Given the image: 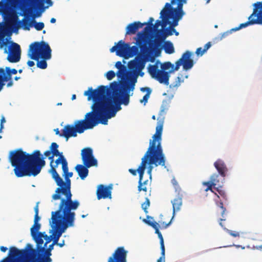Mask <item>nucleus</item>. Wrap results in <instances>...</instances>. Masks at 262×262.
I'll list each match as a JSON object with an SVG mask.
<instances>
[{
  "label": "nucleus",
  "instance_id": "f257e3e1",
  "mask_svg": "<svg viewBox=\"0 0 262 262\" xmlns=\"http://www.w3.org/2000/svg\"><path fill=\"white\" fill-rule=\"evenodd\" d=\"M111 93L110 88L104 85L99 86L95 90L89 88L84 93V95L88 96V100H93L91 112L97 125L99 123L107 124L108 119L114 117L117 112L121 109L120 92L118 90H114L113 97Z\"/></svg>",
  "mask_w": 262,
  "mask_h": 262
},
{
  "label": "nucleus",
  "instance_id": "f03ea898",
  "mask_svg": "<svg viewBox=\"0 0 262 262\" xmlns=\"http://www.w3.org/2000/svg\"><path fill=\"white\" fill-rule=\"evenodd\" d=\"M167 101H163L161 110L158 117V124L156 128V133L153 135L152 140L149 141V145L145 154L142 158L140 165L138 168V172L139 174L138 190L139 192L143 191L147 192L148 181H143L144 171L147 162L149 164H154L155 166L161 165L166 167V158L163 153L161 144L162 134L164 121V115L168 109Z\"/></svg>",
  "mask_w": 262,
  "mask_h": 262
},
{
  "label": "nucleus",
  "instance_id": "7ed1b4c3",
  "mask_svg": "<svg viewBox=\"0 0 262 262\" xmlns=\"http://www.w3.org/2000/svg\"><path fill=\"white\" fill-rule=\"evenodd\" d=\"M9 161L14 167L16 177H35L41 171L46 162L38 150L29 154L21 149H17L10 152Z\"/></svg>",
  "mask_w": 262,
  "mask_h": 262
},
{
  "label": "nucleus",
  "instance_id": "20e7f679",
  "mask_svg": "<svg viewBox=\"0 0 262 262\" xmlns=\"http://www.w3.org/2000/svg\"><path fill=\"white\" fill-rule=\"evenodd\" d=\"M147 41L141 39L139 41V45L142 52L133 60L128 62V67L131 71L128 76L126 77V80L124 81L122 86L123 92H120V101L121 104L127 105L129 101V91H133L135 83L137 82L139 73L144 69L146 62L147 61H154L153 57L150 58L149 55L147 53V47L146 46Z\"/></svg>",
  "mask_w": 262,
  "mask_h": 262
},
{
  "label": "nucleus",
  "instance_id": "39448f33",
  "mask_svg": "<svg viewBox=\"0 0 262 262\" xmlns=\"http://www.w3.org/2000/svg\"><path fill=\"white\" fill-rule=\"evenodd\" d=\"M16 10H20L19 9H14L8 0H1L0 1V13L2 14L6 23L4 24L0 23V49H2L4 46L8 45L7 40L5 41V37L13 31L16 32L15 26L19 21L18 16H20L19 13L16 12ZM21 13L23 11H21Z\"/></svg>",
  "mask_w": 262,
  "mask_h": 262
},
{
  "label": "nucleus",
  "instance_id": "423d86ee",
  "mask_svg": "<svg viewBox=\"0 0 262 262\" xmlns=\"http://www.w3.org/2000/svg\"><path fill=\"white\" fill-rule=\"evenodd\" d=\"M75 213L57 210L51 213V227L53 230L52 240L53 244H57L62 234L69 227L74 225Z\"/></svg>",
  "mask_w": 262,
  "mask_h": 262
},
{
  "label": "nucleus",
  "instance_id": "0eeeda50",
  "mask_svg": "<svg viewBox=\"0 0 262 262\" xmlns=\"http://www.w3.org/2000/svg\"><path fill=\"white\" fill-rule=\"evenodd\" d=\"M65 182L62 179V182L58 183L57 180H55L57 185L59 187L55 190V193L52 195V199L54 200L60 199V202L58 210L73 212L79 207L80 204L78 201L72 200V194L71 192V181L69 178H64Z\"/></svg>",
  "mask_w": 262,
  "mask_h": 262
},
{
  "label": "nucleus",
  "instance_id": "6e6552de",
  "mask_svg": "<svg viewBox=\"0 0 262 262\" xmlns=\"http://www.w3.org/2000/svg\"><path fill=\"white\" fill-rule=\"evenodd\" d=\"M97 125V122L91 112L86 113L84 118L76 120L74 125L67 124L61 130V137L66 138L67 141L71 137H76L77 133L82 134L88 129L93 128Z\"/></svg>",
  "mask_w": 262,
  "mask_h": 262
},
{
  "label": "nucleus",
  "instance_id": "1a4fd4ad",
  "mask_svg": "<svg viewBox=\"0 0 262 262\" xmlns=\"http://www.w3.org/2000/svg\"><path fill=\"white\" fill-rule=\"evenodd\" d=\"M51 49L44 41L34 42L29 46L28 56L31 59L37 61V67L41 69L47 67L46 60L51 58Z\"/></svg>",
  "mask_w": 262,
  "mask_h": 262
},
{
  "label": "nucleus",
  "instance_id": "9d476101",
  "mask_svg": "<svg viewBox=\"0 0 262 262\" xmlns=\"http://www.w3.org/2000/svg\"><path fill=\"white\" fill-rule=\"evenodd\" d=\"M9 255H12V257L18 258L22 262H38L37 251L30 244L21 250L15 247L10 248Z\"/></svg>",
  "mask_w": 262,
  "mask_h": 262
},
{
  "label": "nucleus",
  "instance_id": "9b49d317",
  "mask_svg": "<svg viewBox=\"0 0 262 262\" xmlns=\"http://www.w3.org/2000/svg\"><path fill=\"white\" fill-rule=\"evenodd\" d=\"M173 66V64L170 62H166L161 64V70H159L158 62H157L153 65H149L148 72L152 78L158 80L160 83L167 85L169 84L170 76L168 72H165V70H168Z\"/></svg>",
  "mask_w": 262,
  "mask_h": 262
},
{
  "label": "nucleus",
  "instance_id": "f8f14e48",
  "mask_svg": "<svg viewBox=\"0 0 262 262\" xmlns=\"http://www.w3.org/2000/svg\"><path fill=\"white\" fill-rule=\"evenodd\" d=\"M14 9H19L23 13H19L21 16L25 15L28 11L29 7H33L43 11L47 9L45 6V0H8Z\"/></svg>",
  "mask_w": 262,
  "mask_h": 262
},
{
  "label": "nucleus",
  "instance_id": "ddd939ff",
  "mask_svg": "<svg viewBox=\"0 0 262 262\" xmlns=\"http://www.w3.org/2000/svg\"><path fill=\"white\" fill-rule=\"evenodd\" d=\"M143 39V40L145 39L147 41V43H146V46L147 47V53L150 56V58L153 57L155 59L154 56H152L150 53V49L154 45V41H151L149 40V39L145 36L143 34H139V37L138 40H137V43L138 46H133L132 47H130L129 45V50L128 53V58L129 57H133L135 55H137L135 58L138 56L139 54H142V52L141 49L139 45V41L140 39Z\"/></svg>",
  "mask_w": 262,
  "mask_h": 262
},
{
  "label": "nucleus",
  "instance_id": "4468645a",
  "mask_svg": "<svg viewBox=\"0 0 262 262\" xmlns=\"http://www.w3.org/2000/svg\"><path fill=\"white\" fill-rule=\"evenodd\" d=\"M11 46L8 49L6 46H5L4 53L8 54L7 59L10 62H17L20 59V46L17 43L11 42Z\"/></svg>",
  "mask_w": 262,
  "mask_h": 262
},
{
  "label": "nucleus",
  "instance_id": "2eb2a0df",
  "mask_svg": "<svg viewBox=\"0 0 262 262\" xmlns=\"http://www.w3.org/2000/svg\"><path fill=\"white\" fill-rule=\"evenodd\" d=\"M191 53L189 51H186L180 58L176 62L175 67L173 70L177 71L181 66H183V68L185 70H188L192 68L194 64L193 59L191 58Z\"/></svg>",
  "mask_w": 262,
  "mask_h": 262
},
{
  "label": "nucleus",
  "instance_id": "dca6fc26",
  "mask_svg": "<svg viewBox=\"0 0 262 262\" xmlns=\"http://www.w3.org/2000/svg\"><path fill=\"white\" fill-rule=\"evenodd\" d=\"M59 164H61L62 169H64L66 168L67 165H68L67 160L63 155L60 156V157H58V158L54 162V163L50 170V173L51 174L52 178L54 180H57L59 184L61 183L62 178H61L57 173L56 168Z\"/></svg>",
  "mask_w": 262,
  "mask_h": 262
},
{
  "label": "nucleus",
  "instance_id": "f3484780",
  "mask_svg": "<svg viewBox=\"0 0 262 262\" xmlns=\"http://www.w3.org/2000/svg\"><path fill=\"white\" fill-rule=\"evenodd\" d=\"M81 158L83 164L91 167L97 165V160L94 158L93 150L90 147H86L82 149Z\"/></svg>",
  "mask_w": 262,
  "mask_h": 262
},
{
  "label": "nucleus",
  "instance_id": "a211bd4d",
  "mask_svg": "<svg viewBox=\"0 0 262 262\" xmlns=\"http://www.w3.org/2000/svg\"><path fill=\"white\" fill-rule=\"evenodd\" d=\"M128 50L129 43H125L121 40L110 49V51L111 52H116L117 55L127 59Z\"/></svg>",
  "mask_w": 262,
  "mask_h": 262
},
{
  "label": "nucleus",
  "instance_id": "6ab92c4d",
  "mask_svg": "<svg viewBox=\"0 0 262 262\" xmlns=\"http://www.w3.org/2000/svg\"><path fill=\"white\" fill-rule=\"evenodd\" d=\"M127 253L123 247H119L108 258L107 262H127Z\"/></svg>",
  "mask_w": 262,
  "mask_h": 262
},
{
  "label": "nucleus",
  "instance_id": "aec40b11",
  "mask_svg": "<svg viewBox=\"0 0 262 262\" xmlns=\"http://www.w3.org/2000/svg\"><path fill=\"white\" fill-rule=\"evenodd\" d=\"M113 189V185L112 184L108 186H105L100 184L98 186L96 194L98 200L102 199H111L112 198V190Z\"/></svg>",
  "mask_w": 262,
  "mask_h": 262
},
{
  "label": "nucleus",
  "instance_id": "412c9836",
  "mask_svg": "<svg viewBox=\"0 0 262 262\" xmlns=\"http://www.w3.org/2000/svg\"><path fill=\"white\" fill-rule=\"evenodd\" d=\"M12 75L6 71L3 68H0V88L2 90L5 85V82H7V86L11 87L13 85Z\"/></svg>",
  "mask_w": 262,
  "mask_h": 262
},
{
  "label": "nucleus",
  "instance_id": "4be33fe9",
  "mask_svg": "<svg viewBox=\"0 0 262 262\" xmlns=\"http://www.w3.org/2000/svg\"><path fill=\"white\" fill-rule=\"evenodd\" d=\"M183 16L181 15H178L172 13H166V16L162 19V24L166 26L167 24L172 25L176 26L178 24V21Z\"/></svg>",
  "mask_w": 262,
  "mask_h": 262
},
{
  "label": "nucleus",
  "instance_id": "5701e85b",
  "mask_svg": "<svg viewBox=\"0 0 262 262\" xmlns=\"http://www.w3.org/2000/svg\"><path fill=\"white\" fill-rule=\"evenodd\" d=\"M26 13H25V15H24L25 17L23 18V19L18 22V24L15 26L16 32H17L18 29L20 28H22L24 30H30V27L33 26V22H35V20L34 19H31L30 18L26 17Z\"/></svg>",
  "mask_w": 262,
  "mask_h": 262
},
{
  "label": "nucleus",
  "instance_id": "b1692460",
  "mask_svg": "<svg viewBox=\"0 0 262 262\" xmlns=\"http://www.w3.org/2000/svg\"><path fill=\"white\" fill-rule=\"evenodd\" d=\"M177 193L176 198L171 201L173 208V215L175 214V212L179 211L182 205V198L183 197L184 192H178Z\"/></svg>",
  "mask_w": 262,
  "mask_h": 262
},
{
  "label": "nucleus",
  "instance_id": "393cba45",
  "mask_svg": "<svg viewBox=\"0 0 262 262\" xmlns=\"http://www.w3.org/2000/svg\"><path fill=\"white\" fill-rule=\"evenodd\" d=\"M146 23H142L140 21H135L129 24L126 27V34H135L139 28H142Z\"/></svg>",
  "mask_w": 262,
  "mask_h": 262
},
{
  "label": "nucleus",
  "instance_id": "a878e982",
  "mask_svg": "<svg viewBox=\"0 0 262 262\" xmlns=\"http://www.w3.org/2000/svg\"><path fill=\"white\" fill-rule=\"evenodd\" d=\"M91 166H88L86 164H78L75 167V170L78 173L79 177L84 180L88 175L89 169L88 168Z\"/></svg>",
  "mask_w": 262,
  "mask_h": 262
},
{
  "label": "nucleus",
  "instance_id": "bb28decb",
  "mask_svg": "<svg viewBox=\"0 0 262 262\" xmlns=\"http://www.w3.org/2000/svg\"><path fill=\"white\" fill-rule=\"evenodd\" d=\"M214 166L217 169L219 174L222 177L224 178L226 176V172L228 170V169L224 162L221 159H219L214 162Z\"/></svg>",
  "mask_w": 262,
  "mask_h": 262
},
{
  "label": "nucleus",
  "instance_id": "cd10ccee",
  "mask_svg": "<svg viewBox=\"0 0 262 262\" xmlns=\"http://www.w3.org/2000/svg\"><path fill=\"white\" fill-rule=\"evenodd\" d=\"M176 2H178L177 8L171 9L169 11L166 10L165 11V12L168 13H172L178 15H181L183 16L184 14V12L183 11V5L184 3H186V0H177Z\"/></svg>",
  "mask_w": 262,
  "mask_h": 262
},
{
  "label": "nucleus",
  "instance_id": "c85d7f7f",
  "mask_svg": "<svg viewBox=\"0 0 262 262\" xmlns=\"http://www.w3.org/2000/svg\"><path fill=\"white\" fill-rule=\"evenodd\" d=\"M52 235L49 236L45 232H39V236L35 240V242L36 243L37 246H42L43 243V240L42 239V238H43L46 241L44 246L46 247L47 245L52 241Z\"/></svg>",
  "mask_w": 262,
  "mask_h": 262
},
{
  "label": "nucleus",
  "instance_id": "c756f323",
  "mask_svg": "<svg viewBox=\"0 0 262 262\" xmlns=\"http://www.w3.org/2000/svg\"><path fill=\"white\" fill-rule=\"evenodd\" d=\"M41 225L39 223H34L33 226L31 228V235L35 241L39 236L38 231L40 230Z\"/></svg>",
  "mask_w": 262,
  "mask_h": 262
},
{
  "label": "nucleus",
  "instance_id": "7c9ffc66",
  "mask_svg": "<svg viewBox=\"0 0 262 262\" xmlns=\"http://www.w3.org/2000/svg\"><path fill=\"white\" fill-rule=\"evenodd\" d=\"M173 32L177 36L179 35V32H177L174 28H171L169 30H167L166 32L164 33L163 34L162 33L161 30H158L157 32V35L158 37H159V34H160L161 38L162 39H165L167 36L172 35Z\"/></svg>",
  "mask_w": 262,
  "mask_h": 262
},
{
  "label": "nucleus",
  "instance_id": "2f4dec72",
  "mask_svg": "<svg viewBox=\"0 0 262 262\" xmlns=\"http://www.w3.org/2000/svg\"><path fill=\"white\" fill-rule=\"evenodd\" d=\"M215 204L218 207H219L220 208H221L222 209V211L221 213L222 218L220 219L219 224L221 227H223V224L222 223V221L226 220L225 214V213L226 211V209L224 207L223 203L222 201L215 200Z\"/></svg>",
  "mask_w": 262,
  "mask_h": 262
},
{
  "label": "nucleus",
  "instance_id": "473e14b6",
  "mask_svg": "<svg viewBox=\"0 0 262 262\" xmlns=\"http://www.w3.org/2000/svg\"><path fill=\"white\" fill-rule=\"evenodd\" d=\"M163 49L166 53L171 54L174 53V49L173 44L170 41L164 42L163 45Z\"/></svg>",
  "mask_w": 262,
  "mask_h": 262
},
{
  "label": "nucleus",
  "instance_id": "72a5a7b5",
  "mask_svg": "<svg viewBox=\"0 0 262 262\" xmlns=\"http://www.w3.org/2000/svg\"><path fill=\"white\" fill-rule=\"evenodd\" d=\"M140 90L143 92H147V93L143 96V99L140 100L141 103L144 102V104H145L147 102L148 99L149 98V96L151 93V90L149 88L145 87L141 88Z\"/></svg>",
  "mask_w": 262,
  "mask_h": 262
},
{
  "label": "nucleus",
  "instance_id": "f704fd0d",
  "mask_svg": "<svg viewBox=\"0 0 262 262\" xmlns=\"http://www.w3.org/2000/svg\"><path fill=\"white\" fill-rule=\"evenodd\" d=\"M211 46V42H208L204 46V49H202L201 47L198 48L195 51V54L198 56H202Z\"/></svg>",
  "mask_w": 262,
  "mask_h": 262
},
{
  "label": "nucleus",
  "instance_id": "c9c22d12",
  "mask_svg": "<svg viewBox=\"0 0 262 262\" xmlns=\"http://www.w3.org/2000/svg\"><path fill=\"white\" fill-rule=\"evenodd\" d=\"M171 4H169V3H167L166 4H165V8H164L161 11V13H160V14H161V16L160 17L163 18H164V17H165L166 16V12H165V11H169L171 9H173V8L171 7Z\"/></svg>",
  "mask_w": 262,
  "mask_h": 262
},
{
  "label": "nucleus",
  "instance_id": "e433bc0d",
  "mask_svg": "<svg viewBox=\"0 0 262 262\" xmlns=\"http://www.w3.org/2000/svg\"><path fill=\"white\" fill-rule=\"evenodd\" d=\"M219 175L216 173L213 174L210 177V180L212 183L214 184V185H219L220 186V180H219Z\"/></svg>",
  "mask_w": 262,
  "mask_h": 262
},
{
  "label": "nucleus",
  "instance_id": "4c0bfd02",
  "mask_svg": "<svg viewBox=\"0 0 262 262\" xmlns=\"http://www.w3.org/2000/svg\"><path fill=\"white\" fill-rule=\"evenodd\" d=\"M144 222L152 227L155 230V232H157V230H159V225L156 222H151L147 220H144Z\"/></svg>",
  "mask_w": 262,
  "mask_h": 262
},
{
  "label": "nucleus",
  "instance_id": "58836bf2",
  "mask_svg": "<svg viewBox=\"0 0 262 262\" xmlns=\"http://www.w3.org/2000/svg\"><path fill=\"white\" fill-rule=\"evenodd\" d=\"M214 188L216 190L220 195H221L224 199L227 200V195L226 192L224 190L222 189L221 186H219L217 187H214Z\"/></svg>",
  "mask_w": 262,
  "mask_h": 262
},
{
  "label": "nucleus",
  "instance_id": "ea45409f",
  "mask_svg": "<svg viewBox=\"0 0 262 262\" xmlns=\"http://www.w3.org/2000/svg\"><path fill=\"white\" fill-rule=\"evenodd\" d=\"M150 205V201L149 199L146 198L145 199V201L142 204L141 207L142 209L144 210L145 213H148V211L147 210L148 207Z\"/></svg>",
  "mask_w": 262,
  "mask_h": 262
},
{
  "label": "nucleus",
  "instance_id": "a19ab883",
  "mask_svg": "<svg viewBox=\"0 0 262 262\" xmlns=\"http://www.w3.org/2000/svg\"><path fill=\"white\" fill-rule=\"evenodd\" d=\"M183 81V80H181L180 77H177L175 82L173 83H171L169 85V87H170V88L172 89H173L174 88H177L178 86H179L180 85L181 83Z\"/></svg>",
  "mask_w": 262,
  "mask_h": 262
},
{
  "label": "nucleus",
  "instance_id": "79ce46f5",
  "mask_svg": "<svg viewBox=\"0 0 262 262\" xmlns=\"http://www.w3.org/2000/svg\"><path fill=\"white\" fill-rule=\"evenodd\" d=\"M171 183L172 184L173 187H174V188L175 189V192H181V191H183L181 188V187H180V186L179 185L177 180H176L175 178H173L172 180H171Z\"/></svg>",
  "mask_w": 262,
  "mask_h": 262
},
{
  "label": "nucleus",
  "instance_id": "37998d69",
  "mask_svg": "<svg viewBox=\"0 0 262 262\" xmlns=\"http://www.w3.org/2000/svg\"><path fill=\"white\" fill-rule=\"evenodd\" d=\"M37 248L39 252H44L45 254L48 257H50V256L51 255V251H48V249H46L45 246L42 247L41 246H37Z\"/></svg>",
  "mask_w": 262,
  "mask_h": 262
},
{
  "label": "nucleus",
  "instance_id": "c03bdc74",
  "mask_svg": "<svg viewBox=\"0 0 262 262\" xmlns=\"http://www.w3.org/2000/svg\"><path fill=\"white\" fill-rule=\"evenodd\" d=\"M33 26L35 28V29L37 31H40L42 30V29L45 27L44 23L42 22L37 23L35 21L33 22Z\"/></svg>",
  "mask_w": 262,
  "mask_h": 262
},
{
  "label": "nucleus",
  "instance_id": "a18cd8bd",
  "mask_svg": "<svg viewBox=\"0 0 262 262\" xmlns=\"http://www.w3.org/2000/svg\"><path fill=\"white\" fill-rule=\"evenodd\" d=\"M63 171V176L64 178H70L73 176V172H69V168H68V165H67L66 168L62 169Z\"/></svg>",
  "mask_w": 262,
  "mask_h": 262
},
{
  "label": "nucleus",
  "instance_id": "49530a36",
  "mask_svg": "<svg viewBox=\"0 0 262 262\" xmlns=\"http://www.w3.org/2000/svg\"><path fill=\"white\" fill-rule=\"evenodd\" d=\"M126 75V70L125 68H123L122 69L118 70V71L117 73V75L118 77H120L122 79L124 78Z\"/></svg>",
  "mask_w": 262,
  "mask_h": 262
},
{
  "label": "nucleus",
  "instance_id": "de8ad7c7",
  "mask_svg": "<svg viewBox=\"0 0 262 262\" xmlns=\"http://www.w3.org/2000/svg\"><path fill=\"white\" fill-rule=\"evenodd\" d=\"M116 74L113 71H109L106 74V78L108 80L113 79L115 77Z\"/></svg>",
  "mask_w": 262,
  "mask_h": 262
},
{
  "label": "nucleus",
  "instance_id": "09e8293b",
  "mask_svg": "<svg viewBox=\"0 0 262 262\" xmlns=\"http://www.w3.org/2000/svg\"><path fill=\"white\" fill-rule=\"evenodd\" d=\"M223 228H224V229L225 230H226L230 235H231L234 237L239 236V234L238 232L228 230L224 227Z\"/></svg>",
  "mask_w": 262,
  "mask_h": 262
},
{
  "label": "nucleus",
  "instance_id": "8fccbe9b",
  "mask_svg": "<svg viewBox=\"0 0 262 262\" xmlns=\"http://www.w3.org/2000/svg\"><path fill=\"white\" fill-rule=\"evenodd\" d=\"M6 71L10 73L11 75H15L17 73V70L15 69H11L10 67H7L4 69Z\"/></svg>",
  "mask_w": 262,
  "mask_h": 262
},
{
  "label": "nucleus",
  "instance_id": "3c124183",
  "mask_svg": "<svg viewBox=\"0 0 262 262\" xmlns=\"http://www.w3.org/2000/svg\"><path fill=\"white\" fill-rule=\"evenodd\" d=\"M58 145L55 142H53L52 143L50 146V150L52 152H54V151H55L57 149H58Z\"/></svg>",
  "mask_w": 262,
  "mask_h": 262
},
{
  "label": "nucleus",
  "instance_id": "603ef678",
  "mask_svg": "<svg viewBox=\"0 0 262 262\" xmlns=\"http://www.w3.org/2000/svg\"><path fill=\"white\" fill-rule=\"evenodd\" d=\"M214 187L215 185H214V184H212L211 185H210V186H208V187H207L206 189H205V191H207L208 190H210L212 192H213L214 193V194L217 196V198L218 199H220V196L219 194H217L216 193L214 192V191L213 190V189H212V187Z\"/></svg>",
  "mask_w": 262,
  "mask_h": 262
},
{
  "label": "nucleus",
  "instance_id": "864d4df0",
  "mask_svg": "<svg viewBox=\"0 0 262 262\" xmlns=\"http://www.w3.org/2000/svg\"><path fill=\"white\" fill-rule=\"evenodd\" d=\"M159 222L160 223L161 225L163 228H166L171 224V220L168 223H165L164 222L162 221V220L161 221H159Z\"/></svg>",
  "mask_w": 262,
  "mask_h": 262
},
{
  "label": "nucleus",
  "instance_id": "5fc2aeb1",
  "mask_svg": "<svg viewBox=\"0 0 262 262\" xmlns=\"http://www.w3.org/2000/svg\"><path fill=\"white\" fill-rule=\"evenodd\" d=\"M51 261L52 259L50 257L47 256L40 259L38 257V262H51Z\"/></svg>",
  "mask_w": 262,
  "mask_h": 262
},
{
  "label": "nucleus",
  "instance_id": "6e6d98bb",
  "mask_svg": "<svg viewBox=\"0 0 262 262\" xmlns=\"http://www.w3.org/2000/svg\"><path fill=\"white\" fill-rule=\"evenodd\" d=\"M154 21V19L152 17H150L147 23H146V25H148L149 26L150 30H151L153 29V21Z\"/></svg>",
  "mask_w": 262,
  "mask_h": 262
},
{
  "label": "nucleus",
  "instance_id": "4d7b16f0",
  "mask_svg": "<svg viewBox=\"0 0 262 262\" xmlns=\"http://www.w3.org/2000/svg\"><path fill=\"white\" fill-rule=\"evenodd\" d=\"M147 163L149 165V166L148 167L147 173L149 175L150 179H151V172H152V169H153V167H152V165L153 164H149L148 163V161L147 162Z\"/></svg>",
  "mask_w": 262,
  "mask_h": 262
},
{
  "label": "nucleus",
  "instance_id": "13d9d810",
  "mask_svg": "<svg viewBox=\"0 0 262 262\" xmlns=\"http://www.w3.org/2000/svg\"><path fill=\"white\" fill-rule=\"evenodd\" d=\"M155 233L158 234V236L160 238V243H161L162 241L164 242L162 233L160 232L159 230H157V232H155Z\"/></svg>",
  "mask_w": 262,
  "mask_h": 262
},
{
  "label": "nucleus",
  "instance_id": "bf43d9fd",
  "mask_svg": "<svg viewBox=\"0 0 262 262\" xmlns=\"http://www.w3.org/2000/svg\"><path fill=\"white\" fill-rule=\"evenodd\" d=\"M115 67L118 69H122L123 68H124L125 67L121 63V61H117L116 64H115Z\"/></svg>",
  "mask_w": 262,
  "mask_h": 262
},
{
  "label": "nucleus",
  "instance_id": "052dcab7",
  "mask_svg": "<svg viewBox=\"0 0 262 262\" xmlns=\"http://www.w3.org/2000/svg\"><path fill=\"white\" fill-rule=\"evenodd\" d=\"M161 249V255H165V247L164 242L162 241L160 243Z\"/></svg>",
  "mask_w": 262,
  "mask_h": 262
},
{
  "label": "nucleus",
  "instance_id": "680f3d73",
  "mask_svg": "<svg viewBox=\"0 0 262 262\" xmlns=\"http://www.w3.org/2000/svg\"><path fill=\"white\" fill-rule=\"evenodd\" d=\"M52 155L54 157H57L58 156L60 157V156L62 155V153H60L58 149H57L55 151H54V152H52Z\"/></svg>",
  "mask_w": 262,
  "mask_h": 262
},
{
  "label": "nucleus",
  "instance_id": "e2e57ef3",
  "mask_svg": "<svg viewBox=\"0 0 262 262\" xmlns=\"http://www.w3.org/2000/svg\"><path fill=\"white\" fill-rule=\"evenodd\" d=\"M10 255V262H22L20 260L18 259V258H15V257H12V255Z\"/></svg>",
  "mask_w": 262,
  "mask_h": 262
},
{
  "label": "nucleus",
  "instance_id": "0e129e2a",
  "mask_svg": "<svg viewBox=\"0 0 262 262\" xmlns=\"http://www.w3.org/2000/svg\"><path fill=\"white\" fill-rule=\"evenodd\" d=\"M162 24V21L160 20H157L156 21L155 25H153V29H156L159 26L161 25Z\"/></svg>",
  "mask_w": 262,
  "mask_h": 262
},
{
  "label": "nucleus",
  "instance_id": "69168bd1",
  "mask_svg": "<svg viewBox=\"0 0 262 262\" xmlns=\"http://www.w3.org/2000/svg\"><path fill=\"white\" fill-rule=\"evenodd\" d=\"M40 217L39 216L38 214L37 213L34 215V223H38L40 220Z\"/></svg>",
  "mask_w": 262,
  "mask_h": 262
},
{
  "label": "nucleus",
  "instance_id": "338daca9",
  "mask_svg": "<svg viewBox=\"0 0 262 262\" xmlns=\"http://www.w3.org/2000/svg\"><path fill=\"white\" fill-rule=\"evenodd\" d=\"M1 262H10V255L9 254L7 257L4 258Z\"/></svg>",
  "mask_w": 262,
  "mask_h": 262
},
{
  "label": "nucleus",
  "instance_id": "774afa93",
  "mask_svg": "<svg viewBox=\"0 0 262 262\" xmlns=\"http://www.w3.org/2000/svg\"><path fill=\"white\" fill-rule=\"evenodd\" d=\"M157 262H165V255H161V256L158 259Z\"/></svg>",
  "mask_w": 262,
  "mask_h": 262
}]
</instances>
